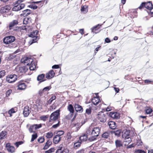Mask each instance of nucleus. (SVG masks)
<instances>
[{
	"label": "nucleus",
	"instance_id": "nucleus-14",
	"mask_svg": "<svg viewBox=\"0 0 153 153\" xmlns=\"http://www.w3.org/2000/svg\"><path fill=\"white\" fill-rule=\"evenodd\" d=\"M18 22L17 20H14L10 22L9 24L8 27L9 30L12 29V28L15 26L17 25Z\"/></svg>",
	"mask_w": 153,
	"mask_h": 153
},
{
	"label": "nucleus",
	"instance_id": "nucleus-38",
	"mask_svg": "<svg viewBox=\"0 0 153 153\" xmlns=\"http://www.w3.org/2000/svg\"><path fill=\"white\" fill-rule=\"evenodd\" d=\"M68 108L71 113L73 114L74 113V108L71 105H69L68 106Z\"/></svg>",
	"mask_w": 153,
	"mask_h": 153
},
{
	"label": "nucleus",
	"instance_id": "nucleus-2",
	"mask_svg": "<svg viewBox=\"0 0 153 153\" xmlns=\"http://www.w3.org/2000/svg\"><path fill=\"white\" fill-rule=\"evenodd\" d=\"M24 1V0H18L16 1L14 4V7L12 9L13 11H18L23 9L25 6V4L21 3Z\"/></svg>",
	"mask_w": 153,
	"mask_h": 153
},
{
	"label": "nucleus",
	"instance_id": "nucleus-40",
	"mask_svg": "<svg viewBox=\"0 0 153 153\" xmlns=\"http://www.w3.org/2000/svg\"><path fill=\"white\" fill-rule=\"evenodd\" d=\"M53 134L51 132H48L47 133L46 135V137L48 138H51L53 136Z\"/></svg>",
	"mask_w": 153,
	"mask_h": 153
},
{
	"label": "nucleus",
	"instance_id": "nucleus-42",
	"mask_svg": "<svg viewBox=\"0 0 153 153\" xmlns=\"http://www.w3.org/2000/svg\"><path fill=\"white\" fill-rule=\"evenodd\" d=\"M45 75L43 74H41L39 75L37 78V79L38 81L42 80L44 78Z\"/></svg>",
	"mask_w": 153,
	"mask_h": 153
},
{
	"label": "nucleus",
	"instance_id": "nucleus-5",
	"mask_svg": "<svg viewBox=\"0 0 153 153\" xmlns=\"http://www.w3.org/2000/svg\"><path fill=\"white\" fill-rule=\"evenodd\" d=\"M17 78V76L16 75H10L7 76L6 80L9 83H12L15 82Z\"/></svg>",
	"mask_w": 153,
	"mask_h": 153
},
{
	"label": "nucleus",
	"instance_id": "nucleus-59",
	"mask_svg": "<svg viewBox=\"0 0 153 153\" xmlns=\"http://www.w3.org/2000/svg\"><path fill=\"white\" fill-rule=\"evenodd\" d=\"M22 143H23V142L22 141H19V142H16L15 144L16 146L17 147H18L19 146V145H21Z\"/></svg>",
	"mask_w": 153,
	"mask_h": 153
},
{
	"label": "nucleus",
	"instance_id": "nucleus-53",
	"mask_svg": "<svg viewBox=\"0 0 153 153\" xmlns=\"http://www.w3.org/2000/svg\"><path fill=\"white\" fill-rule=\"evenodd\" d=\"M51 88V87L50 86H47L45 87L43 89V91H48Z\"/></svg>",
	"mask_w": 153,
	"mask_h": 153
},
{
	"label": "nucleus",
	"instance_id": "nucleus-33",
	"mask_svg": "<svg viewBox=\"0 0 153 153\" xmlns=\"http://www.w3.org/2000/svg\"><path fill=\"white\" fill-rule=\"evenodd\" d=\"M51 144L52 142L50 140H48L46 143L45 145L43 148V149L44 150L47 149Z\"/></svg>",
	"mask_w": 153,
	"mask_h": 153
},
{
	"label": "nucleus",
	"instance_id": "nucleus-41",
	"mask_svg": "<svg viewBox=\"0 0 153 153\" xmlns=\"http://www.w3.org/2000/svg\"><path fill=\"white\" fill-rule=\"evenodd\" d=\"M109 133L107 132H105L102 134V137L103 138H107L109 136Z\"/></svg>",
	"mask_w": 153,
	"mask_h": 153
},
{
	"label": "nucleus",
	"instance_id": "nucleus-13",
	"mask_svg": "<svg viewBox=\"0 0 153 153\" xmlns=\"http://www.w3.org/2000/svg\"><path fill=\"white\" fill-rule=\"evenodd\" d=\"M6 147L7 150L8 152L11 153H13L15 152V148L14 146L10 145V143H7L6 145Z\"/></svg>",
	"mask_w": 153,
	"mask_h": 153
},
{
	"label": "nucleus",
	"instance_id": "nucleus-48",
	"mask_svg": "<svg viewBox=\"0 0 153 153\" xmlns=\"http://www.w3.org/2000/svg\"><path fill=\"white\" fill-rule=\"evenodd\" d=\"M12 92V90L11 89H10L9 90H7L6 92V95L7 97H9L10 94Z\"/></svg>",
	"mask_w": 153,
	"mask_h": 153
},
{
	"label": "nucleus",
	"instance_id": "nucleus-19",
	"mask_svg": "<svg viewBox=\"0 0 153 153\" xmlns=\"http://www.w3.org/2000/svg\"><path fill=\"white\" fill-rule=\"evenodd\" d=\"M109 116L114 119H118L119 118V114L117 112H111L109 114Z\"/></svg>",
	"mask_w": 153,
	"mask_h": 153
},
{
	"label": "nucleus",
	"instance_id": "nucleus-10",
	"mask_svg": "<svg viewBox=\"0 0 153 153\" xmlns=\"http://www.w3.org/2000/svg\"><path fill=\"white\" fill-rule=\"evenodd\" d=\"M27 70V68L25 66H17L15 68V70L18 73H23L26 72Z\"/></svg>",
	"mask_w": 153,
	"mask_h": 153
},
{
	"label": "nucleus",
	"instance_id": "nucleus-31",
	"mask_svg": "<svg viewBox=\"0 0 153 153\" xmlns=\"http://www.w3.org/2000/svg\"><path fill=\"white\" fill-rule=\"evenodd\" d=\"M102 25L98 24L97 25L91 28V31L93 33L94 32V31L100 28Z\"/></svg>",
	"mask_w": 153,
	"mask_h": 153
},
{
	"label": "nucleus",
	"instance_id": "nucleus-11",
	"mask_svg": "<svg viewBox=\"0 0 153 153\" xmlns=\"http://www.w3.org/2000/svg\"><path fill=\"white\" fill-rule=\"evenodd\" d=\"M27 87L26 84L22 81H20L18 83V89L23 90L26 89Z\"/></svg>",
	"mask_w": 153,
	"mask_h": 153
},
{
	"label": "nucleus",
	"instance_id": "nucleus-37",
	"mask_svg": "<svg viewBox=\"0 0 153 153\" xmlns=\"http://www.w3.org/2000/svg\"><path fill=\"white\" fill-rule=\"evenodd\" d=\"M81 143L80 141H78L74 143V148L77 149L80 147L81 145Z\"/></svg>",
	"mask_w": 153,
	"mask_h": 153
},
{
	"label": "nucleus",
	"instance_id": "nucleus-50",
	"mask_svg": "<svg viewBox=\"0 0 153 153\" xmlns=\"http://www.w3.org/2000/svg\"><path fill=\"white\" fill-rule=\"evenodd\" d=\"M55 150L54 149V148H51L49 150L45 151V153H51V152H54Z\"/></svg>",
	"mask_w": 153,
	"mask_h": 153
},
{
	"label": "nucleus",
	"instance_id": "nucleus-21",
	"mask_svg": "<svg viewBox=\"0 0 153 153\" xmlns=\"http://www.w3.org/2000/svg\"><path fill=\"white\" fill-rule=\"evenodd\" d=\"M108 125L110 128L114 129L117 127V125L115 122L114 121H110L108 123Z\"/></svg>",
	"mask_w": 153,
	"mask_h": 153
},
{
	"label": "nucleus",
	"instance_id": "nucleus-36",
	"mask_svg": "<svg viewBox=\"0 0 153 153\" xmlns=\"http://www.w3.org/2000/svg\"><path fill=\"white\" fill-rule=\"evenodd\" d=\"M30 22V19L28 18H25L23 20V24L25 25H26L28 23H29Z\"/></svg>",
	"mask_w": 153,
	"mask_h": 153
},
{
	"label": "nucleus",
	"instance_id": "nucleus-29",
	"mask_svg": "<svg viewBox=\"0 0 153 153\" xmlns=\"http://www.w3.org/2000/svg\"><path fill=\"white\" fill-rule=\"evenodd\" d=\"M130 131L129 130H126L125 132L123 134L122 137L123 138H126L127 137H130Z\"/></svg>",
	"mask_w": 153,
	"mask_h": 153
},
{
	"label": "nucleus",
	"instance_id": "nucleus-62",
	"mask_svg": "<svg viewBox=\"0 0 153 153\" xmlns=\"http://www.w3.org/2000/svg\"><path fill=\"white\" fill-rule=\"evenodd\" d=\"M59 66L58 65H55L52 66V68H53L57 69L59 68Z\"/></svg>",
	"mask_w": 153,
	"mask_h": 153
},
{
	"label": "nucleus",
	"instance_id": "nucleus-23",
	"mask_svg": "<svg viewBox=\"0 0 153 153\" xmlns=\"http://www.w3.org/2000/svg\"><path fill=\"white\" fill-rule=\"evenodd\" d=\"M75 109L76 111H83V108L82 107L78 104H76L74 105Z\"/></svg>",
	"mask_w": 153,
	"mask_h": 153
},
{
	"label": "nucleus",
	"instance_id": "nucleus-34",
	"mask_svg": "<svg viewBox=\"0 0 153 153\" xmlns=\"http://www.w3.org/2000/svg\"><path fill=\"white\" fill-rule=\"evenodd\" d=\"M22 29L25 30L27 31H28L32 29V27L28 25H26L24 26H22Z\"/></svg>",
	"mask_w": 153,
	"mask_h": 153
},
{
	"label": "nucleus",
	"instance_id": "nucleus-43",
	"mask_svg": "<svg viewBox=\"0 0 153 153\" xmlns=\"http://www.w3.org/2000/svg\"><path fill=\"white\" fill-rule=\"evenodd\" d=\"M15 111L14 109L13 108L9 111L8 113L10 114V117H11L12 116V114L15 113Z\"/></svg>",
	"mask_w": 153,
	"mask_h": 153
},
{
	"label": "nucleus",
	"instance_id": "nucleus-30",
	"mask_svg": "<svg viewBox=\"0 0 153 153\" xmlns=\"http://www.w3.org/2000/svg\"><path fill=\"white\" fill-rule=\"evenodd\" d=\"M29 66V68L30 70H34L36 69V65L33 62L30 64Z\"/></svg>",
	"mask_w": 153,
	"mask_h": 153
},
{
	"label": "nucleus",
	"instance_id": "nucleus-18",
	"mask_svg": "<svg viewBox=\"0 0 153 153\" xmlns=\"http://www.w3.org/2000/svg\"><path fill=\"white\" fill-rule=\"evenodd\" d=\"M68 151L67 149L63 150V149L62 146H59L58 149L56 150V153H68Z\"/></svg>",
	"mask_w": 153,
	"mask_h": 153
},
{
	"label": "nucleus",
	"instance_id": "nucleus-54",
	"mask_svg": "<svg viewBox=\"0 0 153 153\" xmlns=\"http://www.w3.org/2000/svg\"><path fill=\"white\" fill-rule=\"evenodd\" d=\"M136 153H145L144 151L142 150L138 149L135 151Z\"/></svg>",
	"mask_w": 153,
	"mask_h": 153
},
{
	"label": "nucleus",
	"instance_id": "nucleus-1",
	"mask_svg": "<svg viewBox=\"0 0 153 153\" xmlns=\"http://www.w3.org/2000/svg\"><path fill=\"white\" fill-rule=\"evenodd\" d=\"M90 132H88L89 135H90V137H89L88 140L90 141H92L96 140V137L99 135L100 129L99 127H95L91 130L90 129Z\"/></svg>",
	"mask_w": 153,
	"mask_h": 153
},
{
	"label": "nucleus",
	"instance_id": "nucleus-56",
	"mask_svg": "<svg viewBox=\"0 0 153 153\" xmlns=\"http://www.w3.org/2000/svg\"><path fill=\"white\" fill-rule=\"evenodd\" d=\"M59 122H60L59 121V120H58V123L57 124H56L52 126V127L53 128H56L57 127H58L59 126Z\"/></svg>",
	"mask_w": 153,
	"mask_h": 153
},
{
	"label": "nucleus",
	"instance_id": "nucleus-57",
	"mask_svg": "<svg viewBox=\"0 0 153 153\" xmlns=\"http://www.w3.org/2000/svg\"><path fill=\"white\" fill-rule=\"evenodd\" d=\"M114 134L116 136H119L120 133V130H117L114 132Z\"/></svg>",
	"mask_w": 153,
	"mask_h": 153
},
{
	"label": "nucleus",
	"instance_id": "nucleus-9",
	"mask_svg": "<svg viewBox=\"0 0 153 153\" xmlns=\"http://www.w3.org/2000/svg\"><path fill=\"white\" fill-rule=\"evenodd\" d=\"M22 62L24 63L25 65L29 66L33 62V60L30 58L25 57L22 59Z\"/></svg>",
	"mask_w": 153,
	"mask_h": 153
},
{
	"label": "nucleus",
	"instance_id": "nucleus-60",
	"mask_svg": "<svg viewBox=\"0 0 153 153\" xmlns=\"http://www.w3.org/2000/svg\"><path fill=\"white\" fill-rule=\"evenodd\" d=\"M105 41L106 43H109L111 42L110 39L108 38H106L105 39Z\"/></svg>",
	"mask_w": 153,
	"mask_h": 153
},
{
	"label": "nucleus",
	"instance_id": "nucleus-6",
	"mask_svg": "<svg viewBox=\"0 0 153 153\" xmlns=\"http://www.w3.org/2000/svg\"><path fill=\"white\" fill-rule=\"evenodd\" d=\"M84 123L81 124L79 123L74 122L71 125L72 128L74 131H77L82 126Z\"/></svg>",
	"mask_w": 153,
	"mask_h": 153
},
{
	"label": "nucleus",
	"instance_id": "nucleus-3",
	"mask_svg": "<svg viewBox=\"0 0 153 153\" xmlns=\"http://www.w3.org/2000/svg\"><path fill=\"white\" fill-rule=\"evenodd\" d=\"M59 112L60 110H57L52 113L50 115L49 121L51 122L57 120L58 117H59Z\"/></svg>",
	"mask_w": 153,
	"mask_h": 153
},
{
	"label": "nucleus",
	"instance_id": "nucleus-46",
	"mask_svg": "<svg viewBox=\"0 0 153 153\" xmlns=\"http://www.w3.org/2000/svg\"><path fill=\"white\" fill-rule=\"evenodd\" d=\"M5 74V71L3 70L0 71V78H2L4 76Z\"/></svg>",
	"mask_w": 153,
	"mask_h": 153
},
{
	"label": "nucleus",
	"instance_id": "nucleus-51",
	"mask_svg": "<svg viewBox=\"0 0 153 153\" xmlns=\"http://www.w3.org/2000/svg\"><path fill=\"white\" fill-rule=\"evenodd\" d=\"M91 109L90 108L86 109V113L88 114H91Z\"/></svg>",
	"mask_w": 153,
	"mask_h": 153
},
{
	"label": "nucleus",
	"instance_id": "nucleus-52",
	"mask_svg": "<svg viewBox=\"0 0 153 153\" xmlns=\"http://www.w3.org/2000/svg\"><path fill=\"white\" fill-rule=\"evenodd\" d=\"M64 134V131H59L57 132V135L59 136L60 137L61 135H63Z\"/></svg>",
	"mask_w": 153,
	"mask_h": 153
},
{
	"label": "nucleus",
	"instance_id": "nucleus-24",
	"mask_svg": "<svg viewBox=\"0 0 153 153\" xmlns=\"http://www.w3.org/2000/svg\"><path fill=\"white\" fill-rule=\"evenodd\" d=\"M100 102V99L97 97H94L92 99V102L94 105H97Z\"/></svg>",
	"mask_w": 153,
	"mask_h": 153
},
{
	"label": "nucleus",
	"instance_id": "nucleus-35",
	"mask_svg": "<svg viewBox=\"0 0 153 153\" xmlns=\"http://www.w3.org/2000/svg\"><path fill=\"white\" fill-rule=\"evenodd\" d=\"M81 10L84 13H87L88 11V6L86 5L83 6L82 7Z\"/></svg>",
	"mask_w": 153,
	"mask_h": 153
},
{
	"label": "nucleus",
	"instance_id": "nucleus-8",
	"mask_svg": "<svg viewBox=\"0 0 153 153\" xmlns=\"http://www.w3.org/2000/svg\"><path fill=\"white\" fill-rule=\"evenodd\" d=\"M42 127V124H35L31 126L29 128V130L30 133L34 132V131Z\"/></svg>",
	"mask_w": 153,
	"mask_h": 153
},
{
	"label": "nucleus",
	"instance_id": "nucleus-20",
	"mask_svg": "<svg viewBox=\"0 0 153 153\" xmlns=\"http://www.w3.org/2000/svg\"><path fill=\"white\" fill-rule=\"evenodd\" d=\"M115 144L116 148H120L123 146V142L121 140H117L115 141Z\"/></svg>",
	"mask_w": 153,
	"mask_h": 153
},
{
	"label": "nucleus",
	"instance_id": "nucleus-16",
	"mask_svg": "<svg viewBox=\"0 0 153 153\" xmlns=\"http://www.w3.org/2000/svg\"><path fill=\"white\" fill-rule=\"evenodd\" d=\"M55 73L53 70L50 71L46 74V77L47 79H51L54 76Z\"/></svg>",
	"mask_w": 153,
	"mask_h": 153
},
{
	"label": "nucleus",
	"instance_id": "nucleus-7",
	"mask_svg": "<svg viewBox=\"0 0 153 153\" xmlns=\"http://www.w3.org/2000/svg\"><path fill=\"white\" fill-rule=\"evenodd\" d=\"M97 118L101 122L104 123L106 120V115L102 112L99 113L97 114Z\"/></svg>",
	"mask_w": 153,
	"mask_h": 153
},
{
	"label": "nucleus",
	"instance_id": "nucleus-58",
	"mask_svg": "<svg viewBox=\"0 0 153 153\" xmlns=\"http://www.w3.org/2000/svg\"><path fill=\"white\" fill-rule=\"evenodd\" d=\"M145 83H149L153 82V80H151L149 79H146L144 80Z\"/></svg>",
	"mask_w": 153,
	"mask_h": 153
},
{
	"label": "nucleus",
	"instance_id": "nucleus-32",
	"mask_svg": "<svg viewBox=\"0 0 153 153\" xmlns=\"http://www.w3.org/2000/svg\"><path fill=\"white\" fill-rule=\"evenodd\" d=\"M38 32V31L37 30H35V31H33L29 35V36L32 38L34 37H36L37 38V37L36 36L37 35V34Z\"/></svg>",
	"mask_w": 153,
	"mask_h": 153
},
{
	"label": "nucleus",
	"instance_id": "nucleus-44",
	"mask_svg": "<svg viewBox=\"0 0 153 153\" xmlns=\"http://www.w3.org/2000/svg\"><path fill=\"white\" fill-rule=\"evenodd\" d=\"M71 133L68 132L67 133V140H68V142H70L71 141V140L72 138V136L71 135Z\"/></svg>",
	"mask_w": 153,
	"mask_h": 153
},
{
	"label": "nucleus",
	"instance_id": "nucleus-47",
	"mask_svg": "<svg viewBox=\"0 0 153 153\" xmlns=\"http://www.w3.org/2000/svg\"><path fill=\"white\" fill-rule=\"evenodd\" d=\"M44 137H40L38 139V141L40 143H42L44 141Z\"/></svg>",
	"mask_w": 153,
	"mask_h": 153
},
{
	"label": "nucleus",
	"instance_id": "nucleus-22",
	"mask_svg": "<svg viewBox=\"0 0 153 153\" xmlns=\"http://www.w3.org/2000/svg\"><path fill=\"white\" fill-rule=\"evenodd\" d=\"M144 6L146 8L149 10L152 7V3L151 1L144 2Z\"/></svg>",
	"mask_w": 153,
	"mask_h": 153
},
{
	"label": "nucleus",
	"instance_id": "nucleus-28",
	"mask_svg": "<svg viewBox=\"0 0 153 153\" xmlns=\"http://www.w3.org/2000/svg\"><path fill=\"white\" fill-rule=\"evenodd\" d=\"M124 138V141L123 142L125 143V146L128 144L131 141V138L130 137Z\"/></svg>",
	"mask_w": 153,
	"mask_h": 153
},
{
	"label": "nucleus",
	"instance_id": "nucleus-64",
	"mask_svg": "<svg viewBox=\"0 0 153 153\" xmlns=\"http://www.w3.org/2000/svg\"><path fill=\"white\" fill-rule=\"evenodd\" d=\"M76 153H84V150L83 149H81L78 151Z\"/></svg>",
	"mask_w": 153,
	"mask_h": 153
},
{
	"label": "nucleus",
	"instance_id": "nucleus-49",
	"mask_svg": "<svg viewBox=\"0 0 153 153\" xmlns=\"http://www.w3.org/2000/svg\"><path fill=\"white\" fill-rule=\"evenodd\" d=\"M152 111V110L151 108H148L146 110V113L147 114H150Z\"/></svg>",
	"mask_w": 153,
	"mask_h": 153
},
{
	"label": "nucleus",
	"instance_id": "nucleus-25",
	"mask_svg": "<svg viewBox=\"0 0 153 153\" xmlns=\"http://www.w3.org/2000/svg\"><path fill=\"white\" fill-rule=\"evenodd\" d=\"M7 133L6 131H2L0 133V140L4 139L7 137Z\"/></svg>",
	"mask_w": 153,
	"mask_h": 153
},
{
	"label": "nucleus",
	"instance_id": "nucleus-17",
	"mask_svg": "<svg viewBox=\"0 0 153 153\" xmlns=\"http://www.w3.org/2000/svg\"><path fill=\"white\" fill-rule=\"evenodd\" d=\"M30 111L29 110V108L28 106L25 107L24 111L23 114L25 117H27L29 114Z\"/></svg>",
	"mask_w": 153,
	"mask_h": 153
},
{
	"label": "nucleus",
	"instance_id": "nucleus-15",
	"mask_svg": "<svg viewBox=\"0 0 153 153\" xmlns=\"http://www.w3.org/2000/svg\"><path fill=\"white\" fill-rule=\"evenodd\" d=\"M10 7L8 6H6L1 8L0 11L1 13H4L8 12L10 10Z\"/></svg>",
	"mask_w": 153,
	"mask_h": 153
},
{
	"label": "nucleus",
	"instance_id": "nucleus-45",
	"mask_svg": "<svg viewBox=\"0 0 153 153\" xmlns=\"http://www.w3.org/2000/svg\"><path fill=\"white\" fill-rule=\"evenodd\" d=\"M37 135L36 134H33L32 136V138L31 140V141L32 142L34 140L37 138Z\"/></svg>",
	"mask_w": 153,
	"mask_h": 153
},
{
	"label": "nucleus",
	"instance_id": "nucleus-55",
	"mask_svg": "<svg viewBox=\"0 0 153 153\" xmlns=\"http://www.w3.org/2000/svg\"><path fill=\"white\" fill-rule=\"evenodd\" d=\"M34 4H39L40 5H42L43 3H42V1H33L32 2Z\"/></svg>",
	"mask_w": 153,
	"mask_h": 153
},
{
	"label": "nucleus",
	"instance_id": "nucleus-12",
	"mask_svg": "<svg viewBox=\"0 0 153 153\" xmlns=\"http://www.w3.org/2000/svg\"><path fill=\"white\" fill-rule=\"evenodd\" d=\"M89 131H88L86 132L88 135L84 134L80 137L79 139L81 141H85L87 140L88 139L89 137H90V135H89V134H88Z\"/></svg>",
	"mask_w": 153,
	"mask_h": 153
},
{
	"label": "nucleus",
	"instance_id": "nucleus-4",
	"mask_svg": "<svg viewBox=\"0 0 153 153\" xmlns=\"http://www.w3.org/2000/svg\"><path fill=\"white\" fill-rule=\"evenodd\" d=\"M15 39V37L13 36H8L3 39V42L6 44H9L13 42Z\"/></svg>",
	"mask_w": 153,
	"mask_h": 153
},
{
	"label": "nucleus",
	"instance_id": "nucleus-39",
	"mask_svg": "<svg viewBox=\"0 0 153 153\" xmlns=\"http://www.w3.org/2000/svg\"><path fill=\"white\" fill-rule=\"evenodd\" d=\"M48 115H44L40 117L39 118L40 120L45 121L48 118Z\"/></svg>",
	"mask_w": 153,
	"mask_h": 153
},
{
	"label": "nucleus",
	"instance_id": "nucleus-63",
	"mask_svg": "<svg viewBox=\"0 0 153 153\" xmlns=\"http://www.w3.org/2000/svg\"><path fill=\"white\" fill-rule=\"evenodd\" d=\"M150 10V13L149 14L151 15H152L153 14V7H152L151 9L149 10Z\"/></svg>",
	"mask_w": 153,
	"mask_h": 153
},
{
	"label": "nucleus",
	"instance_id": "nucleus-27",
	"mask_svg": "<svg viewBox=\"0 0 153 153\" xmlns=\"http://www.w3.org/2000/svg\"><path fill=\"white\" fill-rule=\"evenodd\" d=\"M31 13V11L30 10L26 9L22 11V15L24 16H28Z\"/></svg>",
	"mask_w": 153,
	"mask_h": 153
},
{
	"label": "nucleus",
	"instance_id": "nucleus-61",
	"mask_svg": "<svg viewBox=\"0 0 153 153\" xmlns=\"http://www.w3.org/2000/svg\"><path fill=\"white\" fill-rule=\"evenodd\" d=\"M144 2H142L141 4H140V6L139 7V9H141L143 8L144 7Z\"/></svg>",
	"mask_w": 153,
	"mask_h": 153
},
{
	"label": "nucleus",
	"instance_id": "nucleus-26",
	"mask_svg": "<svg viewBox=\"0 0 153 153\" xmlns=\"http://www.w3.org/2000/svg\"><path fill=\"white\" fill-rule=\"evenodd\" d=\"M61 137L59 136L56 135L53 139V142L55 144L58 143L60 141Z\"/></svg>",
	"mask_w": 153,
	"mask_h": 153
}]
</instances>
